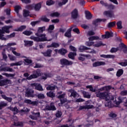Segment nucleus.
<instances>
[{
	"label": "nucleus",
	"mask_w": 127,
	"mask_h": 127,
	"mask_svg": "<svg viewBox=\"0 0 127 127\" xmlns=\"http://www.w3.org/2000/svg\"><path fill=\"white\" fill-rule=\"evenodd\" d=\"M35 35L37 37L31 36L30 38V39L34 40L35 42H44L45 41H51L52 40V39H47L46 35L45 34L36 33Z\"/></svg>",
	"instance_id": "obj_1"
},
{
	"label": "nucleus",
	"mask_w": 127,
	"mask_h": 127,
	"mask_svg": "<svg viewBox=\"0 0 127 127\" xmlns=\"http://www.w3.org/2000/svg\"><path fill=\"white\" fill-rule=\"evenodd\" d=\"M96 95L97 98H99L100 99H102V100H106V101L114 100V97L111 99L109 98L110 95H109V93L106 91H104L103 92L98 91L96 93Z\"/></svg>",
	"instance_id": "obj_2"
},
{
	"label": "nucleus",
	"mask_w": 127,
	"mask_h": 127,
	"mask_svg": "<svg viewBox=\"0 0 127 127\" xmlns=\"http://www.w3.org/2000/svg\"><path fill=\"white\" fill-rule=\"evenodd\" d=\"M41 76V73H40V69H37L34 74H31L29 77H27V80H32V79H36V78H38V77H40Z\"/></svg>",
	"instance_id": "obj_3"
},
{
	"label": "nucleus",
	"mask_w": 127,
	"mask_h": 127,
	"mask_svg": "<svg viewBox=\"0 0 127 127\" xmlns=\"http://www.w3.org/2000/svg\"><path fill=\"white\" fill-rule=\"evenodd\" d=\"M61 65L64 66H71L74 63L71 61H69L66 59H62L60 61Z\"/></svg>",
	"instance_id": "obj_4"
},
{
	"label": "nucleus",
	"mask_w": 127,
	"mask_h": 127,
	"mask_svg": "<svg viewBox=\"0 0 127 127\" xmlns=\"http://www.w3.org/2000/svg\"><path fill=\"white\" fill-rule=\"evenodd\" d=\"M8 109L9 110H10V111L13 112V115H16L19 113H20L21 114H22V113H25V110L23 109H21V110H18V109H17V107H15L14 108L12 107H9Z\"/></svg>",
	"instance_id": "obj_5"
},
{
	"label": "nucleus",
	"mask_w": 127,
	"mask_h": 127,
	"mask_svg": "<svg viewBox=\"0 0 127 127\" xmlns=\"http://www.w3.org/2000/svg\"><path fill=\"white\" fill-rule=\"evenodd\" d=\"M34 90L32 89L27 88L25 92V97L34 98Z\"/></svg>",
	"instance_id": "obj_6"
},
{
	"label": "nucleus",
	"mask_w": 127,
	"mask_h": 127,
	"mask_svg": "<svg viewBox=\"0 0 127 127\" xmlns=\"http://www.w3.org/2000/svg\"><path fill=\"white\" fill-rule=\"evenodd\" d=\"M12 27L13 26L12 25L5 26L3 27L1 30V33H3L4 34L5 33H9V29L12 28Z\"/></svg>",
	"instance_id": "obj_7"
},
{
	"label": "nucleus",
	"mask_w": 127,
	"mask_h": 127,
	"mask_svg": "<svg viewBox=\"0 0 127 127\" xmlns=\"http://www.w3.org/2000/svg\"><path fill=\"white\" fill-rule=\"evenodd\" d=\"M31 87H35V89L38 91H44L42 86L40 84L33 83L31 84Z\"/></svg>",
	"instance_id": "obj_8"
},
{
	"label": "nucleus",
	"mask_w": 127,
	"mask_h": 127,
	"mask_svg": "<svg viewBox=\"0 0 127 127\" xmlns=\"http://www.w3.org/2000/svg\"><path fill=\"white\" fill-rule=\"evenodd\" d=\"M11 81L10 79H3L0 80V87H2L3 86H6L8 84H11Z\"/></svg>",
	"instance_id": "obj_9"
},
{
	"label": "nucleus",
	"mask_w": 127,
	"mask_h": 127,
	"mask_svg": "<svg viewBox=\"0 0 127 127\" xmlns=\"http://www.w3.org/2000/svg\"><path fill=\"white\" fill-rule=\"evenodd\" d=\"M2 71L4 72H14V70L9 66H5L4 67L0 66V71L2 72Z\"/></svg>",
	"instance_id": "obj_10"
},
{
	"label": "nucleus",
	"mask_w": 127,
	"mask_h": 127,
	"mask_svg": "<svg viewBox=\"0 0 127 127\" xmlns=\"http://www.w3.org/2000/svg\"><path fill=\"white\" fill-rule=\"evenodd\" d=\"M101 36L102 38H103V39H105L106 38L108 39L110 37H113V36H114V34L113 33V32L110 33L109 31H106L105 32V34L102 35Z\"/></svg>",
	"instance_id": "obj_11"
},
{
	"label": "nucleus",
	"mask_w": 127,
	"mask_h": 127,
	"mask_svg": "<svg viewBox=\"0 0 127 127\" xmlns=\"http://www.w3.org/2000/svg\"><path fill=\"white\" fill-rule=\"evenodd\" d=\"M71 17L73 19H76V18H78V16L79 15L78 13V9L77 8H75L72 10L71 12Z\"/></svg>",
	"instance_id": "obj_12"
},
{
	"label": "nucleus",
	"mask_w": 127,
	"mask_h": 127,
	"mask_svg": "<svg viewBox=\"0 0 127 127\" xmlns=\"http://www.w3.org/2000/svg\"><path fill=\"white\" fill-rule=\"evenodd\" d=\"M24 103L25 104H28V105H32V106H37L38 105V102L37 101H32L30 99H26L24 100Z\"/></svg>",
	"instance_id": "obj_13"
},
{
	"label": "nucleus",
	"mask_w": 127,
	"mask_h": 127,
	"mask_svg": "<svg viewBox=\"0 0 127 127\" xmlns=\"http://www.w3.org/2000/svg\"><path fill=\"white\" fill-rule=\"evenodd\" d=\"M68 92H69V93H70V97H73V98H76V97H77V96H78V93L76 92L75 91V89H73V88H71L70 89H69L68 90Z\"/></svg>",
	"instance_id": "obj_14"
},
{
	"label": "nucleus",
	"mask_w": 127,
	"mask_h": 127,
	"mask_svg": "<svg viewBox=\"0 0 127 127\" xmlns=\"http://www.w3.org/2000/svg\"><path fill=\"white\" fill-rule=\"evenodd\" d=\"M103 14L107 17H110V18L114 17V13L111 10L105 11Z\"/></svg>",
	"instance_id": "obj_15"
},
{
	"label": "nucleus",
	"mask_w": 127,
	"mask_h": 127,
	"mask_svg": "<svg viewBox=\"0 0 127 127\" xmlns=\"http://www.w3.org/2000/svg\"><path fill=\"white\" fill-rule=\"evenodd\" d=\"M46 110L47 111H56V107L55 105H53V103H51L50 106H46Z\"/></svg>",
	"instance_id": "obj_16"
},
{
	"label": "nucleus",
	"mask_w": 127,
	"mask_h": 127,
	"mask_svg": "<svg viewBox=\"0 0 127 127\" xmlns=\"http://www.w3.org/2000/svg\"><path fill=\"white\" fill-rule=\"evenodd\" d=\"M42 54H43L45 57H51V54H52V50L48 49L46 52H42Z\"/></svg>",
	"instance_id": "obj_17"
},
{
	"label": "nucleus",
	"mask_w": 127,
	"mask_h": 127,
	"mask_svg": "<svg viewBox=\"0 0 127 127\" xmlns=\"http://www.w3.org/2000/svg\"><path fill=\"white\" fill-rule=\"evenodd\" d=\"M103 65H106V63L105 62H96L93 64L92 66L93 67H98Z\"/></svg>",
	"instance_id": "obj_18"
},
{
	"label": "nucleus",
	"mask_w": 127,
	"mask_h": 127,
	"mask_svg": "<svg viewBox=\"0 0 127 127\" xmlns=\"http://www.w3.org/2000/svg\"><path fill=\"white\" fill-rule=\"evenodd\" d=\"M77 121V119L72 120V119H68L66 123H69L68 127H75L74 123Z\"/></svg>",
	"instance_id": "obj_19"
},
{
	"label": "nucleus",
	"mask_w": 127,
	"mask_h": 127,
	"mask_svg": "<svg viewBox=\"0 0 127 127\" xmlns=\"http://www.w3.org/2000/svg\"><path fill=\"white\" fill-rule=\"evenodd\" d=\"M41 8V2H39L37 4H34V9L35 11H39Z\"/></svg>",
	"instance_id": "obj_20"
},
{
	"label": "nucleus",
	"mask_w": 127,
	"mask_h": 127,
	"mask_svg": "<svg viewBox=\"0 0 127 127\" xmlns=\"http://www.w3.org/2000/svg\"><path fill=\"white\" fill-rule=\"evenodd\" d=\"M24 46L30 47L33 45V41H28V40H24Z\"/></svg>",
	"instance_id": "obj_21"
},
{
	"label": "nucleus",
	"mask_w": 127,
	"mask_h": 127,
	"mask_svg": "<svg viewBox=\"0 0 127 127\" xmlns=\"http://www.w3.org/2000/svg\"><path fill=\"white\" fill-rule=\"evenodd\" d=\"M75 56H77V53L76 52H69L68 55V58L72 60H75Z\"/></svg>",
	"instance_id": "obj_22"
},
{
	"label": "nucleus",
	"mask_w": 127,
	"mask_h": 127,
	"mask_svg": "<svg viewBox=\"0 0 127 127\" xmlns=\"http://www.w3.org/2000/svg\"><path fill=\"white\" fill-rule=\"evenodd\" d=\"M85 17L86 19H92V17H93V15H92V13H90V11L88 10L85 11Z\"/></svg>",
	"instance_id": "obj_23"
},
{
	"label": "nucleus",
	"mask_w": 127,
	"mask_h": 127,
	"mask_svg": "<svg viewBox=\"0 0 127 127\" xmlns=\"http://www.w3.org/2000/svg\"><path fill=\"white\" fill-rule=\"evenodd\" d=\"M24 29H26V25H21L17 29H15L13 30V31H17V32H22L24 30Z\"/></svg>",
	"instance_id": "obj_24"
},
{
	"label": "nucleus",
	"mask_w": 127,
	"mask_h": 127,
	"mask_svg": "<svg viewBox=\"0 0 127 127\" xmlns=\"http://www.w3.org/2000/svg\"><path fill=\"white\" fill-rule=\"evenodd\" d=\"M71 31H72V28H70L68 29L66 32L64 34V36L65 37H68V38H70L71 37Z\"/></svg>",
	"instance_id": "obj_25"
},
{
	"label": "nucleus",
	"mask_w": 127,
	"mask_h": 127,
	"mask_svg": "<svg viewBox=\"0 0 127 127\" xmlns=\"http://www.w3.org/2000/svg\"><path fill=\"white\" fill-rule=\"evenodd\" d=\"M100 57L102 58H112V59H115V55H100Z\"/></svg>",
	"instance_id": "obj_26"
},
{
	"label": "nucleus",
	"mask_w": 127,
	"mask_h": 127,
	"mask_svg": "<svg viewBox=\"0 0 127 127\" xmlns=\"http://www.w3.org/2000/svg\"><path fill=\"white\" fill-rule=\"evenodd\" d=\"M46 95L47 97L49 98H51L52 99H53L54 98H55L56 94L53 91H50L49 92H48L46 93Z\"/></svg>",
	"instance_id": "obj_27"
},
{
	"label": "nucleus",
	"mask_w": 127,
	"mask_h": 127,
	"mask_svg": "<svg viewBox=\"0 0 127 127\" xmlns=\"http://www.w3.org/2000/svg\"><path fill=\"white\" fill-rule=\"evenodd\" d=\"M19 9H21V7L19 5H16L14 7V10L16 12L17 16L20 17L21 16L19 14Z\"/></svg>",
	"instance_id": "obj_28"
},
{
	"label": "nucleus",
	"mask_w": 127,
	"mask_h": 127,
	"mask_svg": "<svg viewBox=\"0 0 127 127\" xmlns=\"http://www.w3.org/2000/svg\"><path fill=\"white\" fill-rule=\"evenodd\" d=\"M68 52V51L66 49L62 48V49L58 50V53L61 54V55H65Z\"/></svg>",
	"instance_id": "obj_29"
},
{
	"label": "nucleus",
	"mask_w": 127,
	"mask_h": 127,
	"mask_svg": "<svg viewBox=\"0 0 127 127\" xmlns=\"http://www.w3.org/2000/svg\"><path fill=\"white\" fill-rule=\"evenodd\" d=\"M120 47H122V48H124L123 49V52L125 54H127V45H125L124 44V43H121L120 45H119Z\"/></svg>",
	"instance_id": "obj_30"
},
{
	"label": "nucleus",
	"mask_w": 127,
	"mask_h": 127,
	"mask_svg": "<svg viewBox=\"0 0 127 127\" xmlns=\"http://www.w3.org/2000/svg\"><path fill=\"white\" fill-rule=\"evenodd\" d=\"M111 89H112V86L111 85H108V86H105L104 87H101V88H100V91H109L110 90H111Z\"/></svg>",
	"instance_id": "obj_31"
},
{
	"label": "nucleus",
	"mask_w": 127,
	"mask_h": 127,
	"mask_svg": "<svg viewBox=\"0 0 127 127\" xmlns=\"http://www.w3.org/2000/svg\"><path fill=\"white\" fill-rule=\"evenodd\" d=\"M1 97L2 99H4V100H6V101H7L8 103H11L12 102V98L11 97H8L5 96V95H2Z\"/></svg>",
	"instance_id": "obj_32"
},
{
	"label": "nucleus",
	"mask_w": 127,
	"mask_h": 127,
	"mask_svg": "<svg viewBox=\"0 0 127 127\" xmlns=\"http://www.w3.org/2000/svg\"><path fill=\"white\" fill-rule=\"evenodd\" d=\"M90 49H91V48H88L85 46H81L79 48V50L80 52H84V50H90Z\"/></svg>",
	"instance_id": "obj_33"
},
{
	"label": "nucleus",
	"mask_w": 127,
	"mask_h": 127,
	"mask_svg": "<svg viewBox=\"0 0 127 127\" xmlns=\"http://www.w3.org/2000/svg\"><path fill=\"white\" fill-rule=\"evenodd\" d=\"M123 74H124V69H119L117 71L116 76H117V77H121V76H122V75H123Z\"/></svg>",
	"instance_id": "obj_34"
},
{
	"label": "nucleus",
	"mask_w": 127,
	"mask_h": 127,
	"mask_svg": "<svg viewBox=\"0 0 127 127\" xmlns=\"http://www.w3.org/2000/svg\"><path fill=\"white\" fill-rule=\"evenodd\" d=\"M41 20L44 22H49L50 21V19L47 18L46 15L42 16L41 18Z\"/></svg>",
	"instance_id": "obj_35"
},
{
	"label": "nucleus",
	"mask_w": 127,
	"mask_h": 127,
	"mask_svg": "<svg viewBox=\"0 0 127 127\" xmlns=\"http://www.w3.org/2000/svg\"><path fill=\"white\" fill-rule=\"evenodd\" d=\"M59 15H60V13L58 12H53L50 14V16L51 17H58Z\"/></svg>",
	"instance_id": "obj_36"
},
{
	"label": "nucleus",
	"mask_w": 127,
	"mask_h": 127,
	"mask_svg": "<svg viewBox=\"0 0 127 127\" xmlns=\"http://www.w3.org/2000/svg\"><path fill=\"white\" fill-rule=\"evenodd\" d=\"M22 34H24V35H26V36H30V35L33 34V33L31 31L26 30L23 32Z\"/></svg>",
	"instance_id": "obj_37"
},
{
	"label": "nucleus",
	"mask_w": 127,
	"mask_h": 127,
	"mask_svg": "<svg viewBox=\"0 0 127 127\" xmlns=\"http://www.w3.org/2000/svg\"><path fill=\"white\" fill-rule=\"evenodd\" d=\"M89 41H93V40H99V39H100V37H99V36H93L91 37H90L88 38Z\"/></svg>",
	"instance_id": "obj_38"
},
{
	"label": "nucleus",
	"mask_w": 127,
	"mask_h": 127,
	"mask_svg": "<svg viewBox=\"0 0 127 127\" xmlns=\"http://www.w3.org/2000/svg\"><path fill=\"white\" fill-rule=\"evenodd\" d=\"M6 106H7V103H6L4 101H1L0 102V110H2Z\"/></svg>",
	"instance_id": "obj_39"
},
{
	"label": "nucleus",
	"mask_w": 127,
	"mask_h": 127,
	"mask_svg": "<svg viewBox=\"0 0 127 127\" xmlns=\"http://www.w3.org/2000/svg\"><path fill=\"white\" fill-rule=\"evenodd\" d=\"M43 31H45V26L40 27L38 28V32L37 33L40 34V33H42Z\"/></svg>",
	"instance_id": "obj_40"
},
{
	"label": "nucleus",
	"mask_w": 127,
	"mask_h": 127,
	"mask_svg": "<svg viewBox=\"0 0 127 127\" xmlns=\"http://www.w3.org/2000/svg\"><path fill=\"white\" fill-rule=\"evenodd\" d=\"M122 24L123 22L122 21H119L117 22L116 25L117 26L118 29H122L123 28V25H122Z\"/></svg>",
	"instance_id": "obj_41"
},
{
	"label": "nucleus",
	"mask_w": 127,
	"mask_h": 127,
	"mask_svg": "<svg viewBox=\"0 0 127 127\" xmlns=\"http://www.w3.org/2000/svg\"><path fill=\"white\" fill-rule=\"evenodd\" d=\"M120 50V48L119 47L117 48H112L110 50L111 53H116V52H118Z\"/></svg>",
	"instance_id": "obj_42"
},
{
	"label": "nucleus",
	"mask_w": 127,
	"mask_h": 127,
	"mask_svg": "<svg viewBox=\"0 0 127 127\" xmlns=\"http://www.w3.org/2000/svg\"><path fill=\"white\" fill-rule=\"evenodd\" d=\"M13 54H14V55H15V56H17V57H19V58H27L26 57L24 56H21L20 53H18L16 52H13Z\"/></svg>",
	"instance_id": "obj_43"
},
{
	"label": "nucleus",
	"mask_w": 127,
	"mask_h": 127,
	"mask_svg": "<svg viewBox=\"0 0 127 127\" xmlns=\"http://www.w3.org/2000/svg\"><path fill=\"white\" fill-rule=\"evenodd\" d=\"M84 98H86L87 99H91V95L87 93V92L83 91L82 92Z\"/></svg>",
	"instance_id": "obj_44"
},
{
	"label": "nucleus",
	"mask_w": 127,
	"mask_h": 127,
	"mask_svg": "<svg viewBox=\"0 0 127 127\" xmlns=\"http://www.w3.org/2000/svg\"><path fill=\"white\" fill-rule=\"evenodd\" d=\"M47 91H54V90H55V89H56V86H50L49 85L46 88Z\"/></svg>",
	"instance_id": "obj_45"
},
{
	"label": "nucleus",
	"mask_w": 127,
	"mask_h": 127,
	"mask_svg": "<svg viewBox=\"0 0 127 127\" xmlns=\"http://www.w3.org/2000/svg\"><path fill=\"white\" fill-rule=\"evenodd\" d=\"M118 100V101L116 100L115 103L116 105H117V106H119V105H120L121 103H123V100H122L121 97H119Z\"/></svg>",
	"instance_id": "obj_46"
},
{
	"label": "nucleus",
	"mask_w": 127,
	"mask_h": 127,
	"mask_svg": "<svg viewBox=\"0 0 127 127\" xmlns=\"http://www.w3.org/2000/svg\"><path fill=\"white\" fill-rule=\"evenodd\" d=\"M107 7L108 9H110V10H113V9H115V8L116 7L114 5H113L112 4H109L107 3Z\"/></svg>",
	"instance_id": "obj_47"
},
{
	"label": "nucleus",
	"mask_w": 127,
	"mask_h": 127,
	"mask_svg": "<svg viewBox=\"0 0 127 127\" xmlns=\"http://www.w3.org/2000/svg\"><path fill=\"white\" fill-rule=\"evenodd\" d=\"M116 21L110 22L108 23V27L111 28V27H114L116 25Z\"/></svg>",
	"instance_id": "obj_48"
},
{
	"label": "nucleus",
	"mask_w": 127,
	"mask_h": 127,
	"mask_svg": "<svg viewBox=\"0 0 127 127\" xmlns=\"http://www.w3.org/2000/svg\"><path fill=\"white\" fill-rule=\"evenodd\" d=\"M118 64L123 67H126L127 66V60H125V62L119 63Z\"/></svg>",
	"instance_id": "obj_49"
},
{
	"label": "nucleus",
	"mask_w": 127,
	"mask_h": 127,
	"mask_svg": "<svg viewBox=\"0 0 127 127\" xmlns=\"http://www.w3.org/2000/svg\"><path fill=\"white\" fill-rule=\"evenodd\" d=\"M56 118H61L62 117V112L58 110L56 113Z\"/></svg>",
	"instance_id": "obj_50"
},
{
	"label": "nucleus",
	"mask_w": 127,
	"mask_h": 127,
	"mask_svg": "<svg viewBox=\"0 0 127 127\" xmlns=\"http://www.w3.org/2000/svg\"><path fill=\"white\" fill-rule=\"evenodd\" d=\"M37 97L38 99H40L41 100H43V99H45V96L42 93H39L37 95Z\"/></svg>",
	"instance_id": "obj_51"
},
{
	"label": "nucleus",
	"mask_w": 127,
	"mask_h": 127,
	"mask_svg": "<svg viewBox=\"0 0 127 127\" xmlns=\"http://www.w3.org/2000/svg\"><path fill=\"white\" fill-rule=\"evenodd\" d=\"M4 34L3 33H1V29H0V39L1 40H6V38L3 37L4 36Z\"/></svg>",
	"instance_id": "obj_52"
},
{
	"label": "nucleus",
	"mask_w": 127,
	"mask_h": 127,
	"mask_svg": "<svg viewBox=\"0 0 127 127\" xmlns=\"http://www.w3.org/2000/svg\"><path fill=\"white\" fill-rule=\"evenodd\" d=\"M34 4L27 5L26 6V8L27 9H30V10L34 9Z\"/></svg>",
	"instance_id": "obj_53"
},
{
	"label": "nucleus",
	"mask_w": 127,
	"mask_h": 127,
	"mask_svg": "<svg viewBox=\"0 0 127 127\" xmlns=\"http://www.w3.org/2000/svg\"><path fill=\"white\" fill-rule=\"evenodd\" d=\"M29 11L27 10H24L23 16L24 17H27V16H29Z\"/></svg>",
	"instance_id": "obj_54"
},
{
	"label": "nucleus",
	"mask_w": 127,
	"mask_h": 127,
	"mask_svg": "<svg viewBox=\"0 0 127 127\" xmlns=\"http://www.w3.org/2000/svg\"><path fill=\"white\" fill-rule=\"evenodd\" d=\"M101 21H102V19L100 18L96 19V20L93 21L92 24H93L94 25H96L97 23L101 22Z\"/></svg>",
	"instance_id": "obj_55"
},
{
	"label": "nucleus",
	"mask_w": 127,
	"mask_h": 127,
	"mask_svg": "<svg viewBox=\"0 0 127 127\" xmlns=\"http://www.w3.org/2000/svg\"><path fill=\"white\" fill-rule=\"evenodd\" d=\"M8 57L9 58L10 61H15L16 60V58L12 55L8 54Z\"/></svg>",
	"instance_id": "obj_56"
},
{
	"label": "nucleus",
	"mask_w": 127,
	"mask_h": 127,
	"mask_svg": "<svg viewBox=\"0 0 127 127\" xmlns=\"http://www.w3.org/2000/svg\"><path fill=\"white\" fill-rule=\"evenodd\" d=\"M54 1L53 0H48L46 1L47 5H52V4H54Z\"/></svg>",
	"instance_id": "obj_57"
},
{
	"label": "nucleus",
	"mask_w": 127,
	"mask_h": 127,
	"mask_svg": "<svg viewBox=\"0 0 127 127\" xmlns=\"http://www.w3.org/2000/svg\"><path fill=\"white\" fill-rule=\"evenodd\" d=\"M22 125H23L22 122H14L13 126L14 127H22Z\"/></svg>",
	"instance_id": "obj_58"
},
{
	"label": "nucleus",
	"mask_w": 127,
	"mask_h": 127,
	"mask_svg": "<svg viewBox=\"0 0 127 127\" xmlns=\"http://www.w3.org/2000/svg\"><path fill=\"white\" fill-rule=\"evenodd\" d=\"M15 37V33L13 32L12 33L10 34V35H7L6 37V38H12Z\"/></svg>",
	"instance_id": "obj_59"
},
{
	"label": "nucleus",
	"mask_w": 127,
	"mask_h": 127,
	"mask_svg": "<svg viewBox=\"0 0 127 127\" xmlns=\"http://www.w3.org/2000/svg\"><path fill=\"white\" fill-rule=\"evenodd\" d=\"M69 49L73 52H77V49L72 45L69 46Z\"/></svg>",
	"instance_id": "obj_60"
},
{
	"label": "nucleus",
	"mask_w": 127,
	"mask_h": 127,
	"mask_svg": "<svg viewBox=\"0 0 127 127\" xmlns=\"http://www.w3.org/2000/svg\"><path fill=\"white\" fill-rule=\"evenodd\" d=\"M109 116L110 118H112L113 119H114L115 118H117V117H118V115H117V114H116L113 112L110 113L109 114Z\"/></svg>",
	"instance_id": "obj_61"
},
{
	"label": "nucleus",
	"mask_w": 127,
	"mask_h": 127,
	"mask_svg": "<svg viewBox=\"0 0 127 127\" xmlns=\"http://www.w3.org/2000/svg\"><path fill=\"white\" fill-rule=\"evenodd\" d=\"M52 44L53 47H54V48H58V47H59V46H60V45L58 43L53 42L52 43Z\"/></svg>",
	"instance_id": "obj_62"
},
{
	"label": "nucleus",
	"mask_w": 127,
	"mask_h": 127,
	"mask_svg": "<svg viewBox=\"0 0 127 127\" xmlns=\"http://www.w3.org/2000/svg\"><path fill=\"white\" fill-rule=\"evenodd\" d=\"M24 61L25 62V63H27V64H32V61L28 59H24Z\"/></svg>",
	"instance_id": "obj_63"
},
{
	"label": "nucleus",
	"mask_w": 127,
	"mask_h": 127,
	"mask_svg": "<svg viewBox=\"0 0 127 127\" xmlns=\"http://www.w3.org/2000/svg\"><path fill=\"white\" fill-rule=\"evenodd\" d=\"M120 95L121 96H127V90H123L121 92Z\"/></svg>",
	"instance_id": "obj_64"
}]
</instances>
